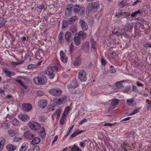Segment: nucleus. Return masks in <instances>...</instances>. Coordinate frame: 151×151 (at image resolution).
I'll return each instance as SVG.
<instances>
[{
  "instance_id": "1",
  "label": "nucleus",
  "mask_w": 151,
  "mask_h": 151,
  "mask_svg": "<svg viewBox=\"0 0 151 151\" xmlns=\"http://www.w3.org/2000/svg\"><path fill=\"white\" fill-rule=\"evenodd\" d=\"M6 118V121L8 122L9 121V119L13 126L18 127L20 125L19 121L16 119H14V116L13 115L8 114Z\"/></svg>"
},
{
  "instance_id": "2",
  "label": "nucleus",
  "mask_w": 151,
  "mask_h": 151,
  "mask_svg": "<svg viewBox=\"0 0 151 151\" xmlns=\"http://www.w3.org/2000/svg\"><path fill=\"white\" fill-rule=\"evenodd\" d=\"M67 101L66 97L65 96H63L60 99H54L53 102L54 105L56 106L63 104L65 103Z\"/></svg>"
},
{
  "instance_id": "3",
  "label": "nucleus",
  "mask_w": 151,
  "mask_h": 151,
  "mask_svg": "<svg viewBox=\"0 0 151 151\" xmlns=\"http://www.w3.org/2000/svg\"><path fill=\"white\" fill-rule=\"evenodd\" d=\"M29 126L31 129L34 131L38 130L41 127V125L39 123L34 122H29Z\"/></svg>"
},
{
  "instance_id": "4",
  "label": "nucleus",
  "mask_w": 151,
  "mask_h": 151,
  "mask_svg": "<svg viewBox=\"0 0 151 151\" xmlns=\"http://www.w3.org/2000/svg\"><path fill=\"white\" fill-rule=\"evenodd\" d=\"M99 6V5L97 3H90L87 6V12L90 13L93 10L96 9Z\"/></svg>"
},
{
  "instance_id": "5",
  "label": "nucleus",
  "mask_w": 151,
  "mask_h": 151,
  "mask_svg": "<svg viewBox=\"0 0 151 151\" xmlns=\"http://www.w3.org/2000/svg\"><path fill=\"white\" fill-rule=\"evenodd\" d=\"M34 83L35 84L40 85L44 84L47 82L46 79L45 78H43L39 77H36L33 80Z\"/></svg>"
},
{
  "instance_id": "6",
  "label": "nucleus",
  "mask_w": 151,
  "mask_h": 151,
  "mask_svg": "<svg viewBox=\"0 0 151 151\" xmlns=\"http://www.w3.org/2000/svg\"><path fill=\"white\" fill-rule=\"evenodd\" d=\"M133 28V25L132 23L127 24L124 27V28L122 31V35H124L126 32H131Z\"/></svg>"
},
{
  "instance_id": "7",
  "label": "nucleus",
  "mask_w": 151,
  "mask_h": 151,
  "mask_svg": "<svg viewBox=\"0 0 151 151\" xmlns=\"http://www.w3.org/2000/svg\"><path fill=\"white\" fill-rule=\"evenodd\" d=\"M78 78L82 82H84L87 80V77L86 72L83 70H81L78 73Z\"/></svg>"
},
{
  "instance_id": "8",
  "label": "nucleus",
  "mask_w": 151,
  "mask_h": 151,
  "mask_svg": "<svg viewBox=\"0 0 151 151\" xmlns=\"http://www.w3.org/2000/svg\"><path fill=\"white\" fill-rule=\"evenodd\" d=\"M49 92L53 95L59 96L61 94L62 91L60 88L52 89L49 91Z\"/></svg>"
},
{
  "instance_id": "9",
  "label": "nucleus",
  "mask_w": 151,
  "mask_h": 151,
  "mask_svg": "<svg viewBox=\"0 0 151 151\" xmlns=\"http://www.w3.org/2000/svg\"><path fill=\"white\" fill-rule=\"evenodd\" d=\"M78 86V84L76 80L74 79L70 82L68 86V88L69 91H70L71 89H74Z\"/></svg>"
},
{
  "instance_id": "10",
  "label": "nucleus",
  "mask_w": 151,
  "mask_h": 151,
  "mask_svg": "<svg viewBox=\"0 0 151 151\" xmlns=\"http://www.w3.org/2000/svg\"><path fill=\"white\" fill-rule=\"evenodd\" d=\"M62 111V110L60 108H59L56 110L52 116V119L54 120L55 118H56L58 120L60 116Z\"/></svg>"
},
{
  "instance_id": "11",
  "label": "nucleus",
  "mask_w": 151,
  "mask_h": 151,
  "mask_svg": "<svg viewBox=\"0 0 151 151\" xmlns=\"http://www.w3.org/2000/svg\"><path fill=\"white\" fill-rule=\"evenodd\" d=\"M46 73L49 77L50 79H53L54 77V75L53 73V70L51 67L48 68L46 71Z\"/></svg>"
},
{
  "instance_id": "12",
  "label": "nucleus",
  "mask_w": 151,
  "mask_h": 151,
  "mask_svg": "<svg viewBox=\"0 0 151 151\" xmlns=\"http://www.w3.org/2000/svg\"><path fill=\"white\" fill-rule=\"evenodd\" d=\"M72 8L73 5L72 4H70L67 5L65 11V14L66 16L68 17L71 14Z\"/></svg>"
},
{
  "instance_id": "13",
  "label": "nucleus",
  "mask_w": 151,
  "mask_h": 151,
  "mask_svg": "<svg viewBox=\"0 0 151 151\" xmlns=\"http://www.w3.org/2000/svg\"><path fill=\"white\" fill-rule=\"evenodd\" d=\"M19 118L24 122H26L29 120V117L26 114H20L18 115Z\"/></svg>"
},
{
  "instance_id": "14",
  "label": "nucleus",
  "mask_w": 151,
  "mask_h": 151,
  "mask_svg": "<svg viewBox=\"0 0 151 151\" xmlns=\"http://www.w3.org/2000/svg\"><path fill=\"white\" fill-rule=\"evenodd\" d=\"M79 23L82 29L84 31H86L88 29L87 24L83 20L80 19L79 21Z\"/></svg>"
},
{
  "instance_id": "15",
  "label": "nucleus",
  "mask_w": 151,
  "mask_h": 151,
  "mask_svg": "<svg viewBox=\"0 0 151 151\" xmlns=\"http://www.w3.org/2000/svg\"><path fill=\"white\" fill-rule=\"evenodd\" d=\"M22 107L24 111H29L32 109V106L30 104L25 103L22 104Z\"/></svg>"
},
{
  "instance_id": "16",
  "label": "nucleus",
  "mask_w": 151,
  "mask_h": 151,
  "mask_svg": "<svg viewBox=\"0 0 151 151\" xmlns=\"http://www.w3.org/2000/svg\"><path fill=\"white\" fill-rule=\"evenodd\" d=\"M60 56L61 61L64 63H66L67 62L68 58L63 51H60Z\"/></svg>"
},
{
  "instance_id": "17",
  "label": "nucleus",
  "mask_w": 151,
  "mask_h": 151,
  "mask_svg": "<svg viewBox=\"0 0 151 151\" xmlns=\"http://www.w3.org/2000/svg\"><path fill=\"white\" fill-rule=\"evenodd\" d=\"M3 71L5 73L6 76L8 77H10L11 76H14L15 74V73L11 72L7 68H3Z\"/></svg>"
},
{
  "instance_id": "18",
  "label": "nucleus",
  "mask_w": 151,
  "mask_h": 151,
  "mask_svg": "<svg viewBox=\"0 0 151 151\" xmlns=\"http://www.w3.org/2000/svg\"><path fill=\"white\" fill-rule=\"evenodd\" d=\"M47 101L45 100H41L38 103L39 106L42 108H45L47 106Z\"/></svg>"
},
{
  "instance_id": "19",
  "label": "nucleus",
  "mask_w": 151,
  "mask_h": 151,
  "mask_svg": "<svg viewBox=\"0 0 151 151\" xmlns=\"http://www.w3.org/2000/svg\"><path fill=\"white\" fill-rule=\"evenodd\" d=\"M24 137L28 139H32L35 137V135L32 134V133H24Z\"/></svg>"
},
{
  "instance_id": "20",
  "label": "nucleus",
  "mask_w": 151,
  "mask_h": 151,
  "mask_svg": "<svg viewBox=\"0 0 151 151\" xmlns=\"http://www.w3.org/2000/svg\"><path fill=\"white\" fill-rule=\"evenodd\" d=\"M126 103L127 104L130 106H134L135 105V104H134V99L133 98L127 99Z\"/></svg>"
},
{
  "instance_id": "21",
  "label": "nucleus",
  "mask_w": 151,
  "mask_h": 151,
  "mask_svg": "<svg viewBox=\"0 0 151 151\" xmlns=\"http://www.w3.org/2000/svg\"><path fill=\"white\" fill-rule=\"evenodd\" d=\"M17 147L15 145L12 144H8L6 146V148L9 151H13L16 149Z\"/></svg>"
},
{
  "instance_id": "22",
  "label": "nucleus",
  "mask_w": 151,
  "mask_h": 151,
  "mask_svg": "<svg viewBox=\"0 0 151 151\" xmlns=\"http://www.w3.org/2000/svg\"><path fill=\"white\" fill-rule=\"evenodd\" d=\"M40 139L38 137H35L31 142V143L33 145L38 144L40 142Z\"/></svg>"
},
{
  "instance_id": "23",
  "label": "nucleus",
  "mask_w": 151,
  "mask_h": 151,
  "mask_svg": "<svg viewBox=\"0 0 151 151\" xmlns=\"http://www.w3.org/2000/svg\"><path fill=\"white\" fill-rule=\"evenodd\" d=\"M28 147V143L27 142L24 143L22 144L21 148L20 149V151H25L27 150Z\"/></svg>"
},
{
  "instance_id": "24",
  "label": "nucleus",
  "mask_w": 151,
  "mask_h": 151,
  "mask_svg": "<svg viewBox=\"0 0 151 151\" xmlns=\"http://www.w3.org/2000/svg\"><path fill=\"white\" fill-rule=\"evenodd\" d=\"M5 142V140L3 137H0V151L3 149Z\"/></svg>"
},
{
  "instance_id": "25",
  "label": "nucleus",
  "mask_w": 151,
  "mask_h": 151,
  "mask_svg": "<svg viewBox=\"0 0 151 151\" xmlns=\"http://www.w3.org/2000/svg\"><path fill=\"white\" fill-rule=\"evenodd\" d=\"M89 44L88 42H86L83 46V48L84 51L86 52H88L89 50Z\"/></svg>"
},
{
  "instance_id": "26",
  "label": "nucleus",
  "mask_w": 151,
  "mask_h": 151,
  "mask_svg": "<svg viewBox=\"0 0 151 151\" xmlns=\"http://www.w3.org/2000/svg\"><path fill=\"white\" fill-rule=\"evenodd\" d=\"M91 44L92 49L94 51L96 50V42L92 39H91Z\"/></svg>"
},
{
  "instance_id": "27",
  "label": "nucleus",
  "mask_w": 151,
  "mask_h": 151,
  "mask_svg": "<svg viewBox=\"0 0 151 151\" xmlns=\"http://www.w3.org/2000/svg\"><path fill=\"white\" fill-rule=\"evenodd\" d=\"M124 82V81H122L116 83L115 84V85L116 86V87L115 88V89H119L122 88L123 86L122 84V83Z\"/></svg>"
},
{
  "instance_id": "28",
  "label": "nucleus",
  "mask_w": 151,
  "mask_h": 151,
  "mask_svg": "<svg viewBox=\"0 0 151 151\" xmlns=\"http://www.w3.org/2000/svg\"><path fill=\"white\" fill-rule=\"evenodd\" d=\"M80 37H79L76 34L74 38L75 43L76 45H78L80 44Z\"/></svg>"
},
{
  "instance_id": "29",
  "label": "nucleus",
  "mask_w": 151,
  "mask_h": 151,
  "mask_svg": "<svg viewBox=\"0 0 151 151\" xmlns=\"http://www.w3.org/2000/svg\"><path fill=\"white\" fill-rule=\"evenodd\" d=\"M119 103L118 100L116 99L113 100L111 103V106L113 107V108H115V106L117 105Z\"/></svg>"
},
{
  "instance_id": "30",
  "label": "nucleus",
  "mask_w": 151,
  "mask_h": 151,
  "mask_svg": "<svg viewBox=\"0 0 151 151\" xmlns=\"http://www.w3.org/2000/svg\"><path fill=\"white\" fill-rule=\"evenodd\" d=\"M65 37L67 41H70V38L71 37L70 33L69 32H67L66 33Z\"/></svg>"
},
{
  "instance_id": "31",
  "label": "nucleus",
  "mask_w": 151,
  "mask_h": 151,
  "mask_svg": "<svg viewBox=\"0 0 151 151\" xmlns=\"http://www.w3.org/2000/svg\"><path fill=\"white\" fill-rule=\"evenodd\" d=\"M81 63V58L78 57L74 62V64L75 66H79Z\"/></svg>"
},
{
  "instance_id": "32",
  "label": "nucleus",
  "mask_w": 151,
  "mask_h": 151,
  "mask_svg": "<svg viewBox=\"0 0 151 151\" xmlns=\"http://www.w3.org/2000/svg\"><path fill=\"white\" fill-rule=\"evenodd\" d=\"M85 9L84 7H81L79 8L78 14L83 15L85 13Z\"/></svg>"
},
{
  "instance_id": "33",
  "label": "nucleus",
  "mask_w": 151,
  "mask_h": 151,
  "mask_svg": "<svg viewBox=\"0 0 151 151\" xmlns=\"http://www.w3.org/2000/svg\"><path fill=\"white\" fill-rule=\"evenodd\" d=\"M56 64L57 65L53 66V68L57 71H58L60 70V65L59 64V62L57 60L56 61Z\"/></svg>"
},
{
  "instance_id": "34",
  "label": "nucleus",
  "mask_w": 151,
  "mask_h": 151,
  "mask_svg": "<svg viewBox=\"0 0 151 151\" xmlns=\"http://www.w3.org/2000/svg\"><path fill=\"white\" fill-rule=\"evenodd\" d=\"M77 35L80 38H85L86 36V34L82 31L80 32Z\"/></svg>"
},
{
  "instance_id": "35",
  "label": "nucleus",
  "mask_w": 151,
  "mask_h": 151,
  "mask_svg": "<svg viewBox=\"0 0 151 151\" xmlns=\"http://www.w3.org/2000/svg\"><path fill=\"white\" fill-rule=\"evenodd\" d=\"M127 4L125 1H123L119 2V6L121 8H123Z\"/></svg>"
},
{
  "instance_id": "36",
  "label": "nucleus",
  "mask_w": 151,
  "mask_h": 151,
  "mask_svg": "<svg viewBox=\"0 0 151 151\" xmlns=\"http://www.w3.org/2000/svg\"><path fill=\"white\" fill-rule=\"evenodd\" d=\"M67 116L63 115L60 120V123L61 125L64 124Z\"/></svg>"
},
{
  "instance_id": "37",
  "label": "nucleus",
  "mask_w": 151,
  "mask_h": 151,
  "mask_svg": "<svg viewBox=\"0 0 151 151\" xmlns=\"http://www.w3.org/2000/svg\"><path fill=\"white\" fill-rule=\"evenodd\" d=\"M80 7L78 5H76L74 7V12L76 14H78Z\"/></svg>"
},
{
  "instance_id": "38",
  "label": "nucleus",
  "mask_w": 151,
  "mask_h": 151,
  "mask_svg": "<svg viewBox=\"0 0 151 151\" xmlns=\"http://www.w3.org/2000/svg\"><path fill=\"white\" fill-rule=\"evenodd\" d=\"M24 81V79L22 77H19L17 79V81L23 86L24 85L23 82Z\"/></svg>"
},
{
  "instance_id": "39",
  "label": "nucleus",
  "mask_w": 151,
  "mask_h": 151,
  "mask_svg": "<svg viewBox=\"0 0 151 151\" xmlns=\"http://www.w3.org/2000/svg\"><path fill=\"white\" fill-rule=\"evenodd\" d=\"M70 110V108L69 106L67 107L65 109L63 115L67 116L68 114V112Z\"/></svg>"
},
{
  "instance_id": "40",
  "label": "nucleus",
  "mask_w": 151,
  "mask_h": 151,
  "mask_svg": "<svg viewBox=\"0 0 151 151\" xmlns=\"http://www.w3.org/2000/svg\"><path fill=\"white\" fill-rule=\"evenodd\" d=\"M77 17L76 16L72 17L69 20V24H70L74 22L77 19Z\"/></svg>"
},
{
  "instance_id": "41",
  "label": "nucleus",
  "mask_w": 151,
  "mask_h": 151,
  "mask_svg": "<svg viewBox=\"0 0 151 151\" xmlns=\"http://www.w3.org/2000/svg\"><path fill=\"white\" fill-rule=\"evenodd\" d=\"M58 39L59 42L61 43L63 41V33L60 32L58 36Z\"/></svg>"
},
{
  "instance_id": "42",
  "label": "nucleus",
  "mask_w": 151,
  "mask_h": 151,
  "mask_svg": "<svg viewBox=\"0 0 151 151\" xmlns=\"http://www.w3.org/2000/svg\"><path fill=\"white\" fill-rule=\"evenodd\" d=\"M69 24V22H68L66 20H64L63 21L62 27L63 28H65L67 27L69 24Z\"/></svg>"
},
{
  "instance_id": "43",
  "label": "nucleus",
  "mask_w": 151,
  "mask_h": 151,
  "mask_svg": "<svg viewBox=\"0 0 151 151\" xmlns=\"http://www.w3.org/2000/svg\"><path fill=\"white\" fill-rule=\"evenodd\" d=\"M140 108H138L134 109L132 112L130 113L128 115H132L134 114L138 113L140 110Z\"/></svg>"
},
{
  "instance_id": "44",
  "label": "nucleus",
  "mask_w": 151,
  "mask_h": 151,
  "mask_svg": "<svg viewBox=\"0 0 151 151\" xmlns=\"http://www.w3.org/2000/svg\"><path fill=\"white\" fill-rule=\"evenodd\" d=\"M70 30L73 33H76L77 31L76 26L75 25H72L70 27Z\"/></svg>"
},
{
  "instance_id": "45",
  "label": "nucleus",
  "mask_w": 151,
  "mask_h": 151,
  "mask_svg": "<svg viewBox=\"0 0 151 151\" xmlns=\"http://www.w3.org/2000/svg\"><path fill=\"white\" fill-rule=\"evenodd\" d=\"M6 21L4 19H2L0 21V28L3 27L6 24Z\"/></svg>"
},
{
  "instance_id": "46",
  "label": "nucleus",
  "mask_w": 151,
  "mask_h": 151,
  "mask_svg": "<svg viewBox=\"0 0 151 151\" xmlns=\"http://www.w3.org/2000/svg\"><path fill=\"white\" fill-rule=\"evenodd\" d=\"M22 62H21L19 63H17L15 62H12L11 63V64L13 66L15 67L16 66L18 65L21 64H22Z\"/></svg>"
},
{
  "instance_id": "47",
  "label": "nucleus",
  "mask_w": 151,
  "mask_h": 151,
  "mask_svg": "<svg viewBox=\"0 0 151 151\" xmlns=\"http://www.w3.org/2000/svg\"><path fill=\"white\" fill-rule=\"evenodd\" d=\"M8 124L7 123H4L2 124V128L4 129H7L8 128Z\"/></svg>"
},
{
  "instance_id": "48",
  "label": "nucleus",
  "mask_w": 151,
  "mask_h": 151,
  "mask_svg": "<svg viewBox=\"0 0 151 151\" xmlns=\"http://www.w3.org/2000/svg\"><path fill=\"white\" fill-rule=\"evenodd\" d=\"M39 147L38 146H36L34 147L33 149H29L28 151H39Z\"/></svg>"
},
{
  "instance_id": "49",
  "label": "nucleus",
  "mask_w": 151,
  "mask_h": 151,
  "mask_svg": "<svg viewBox=\"0 0 151 151\" xmlns=\"http://www.w3.org/2000/svg\"><path fill=\"white\" fill-rule=\"evenodd\" d=\"M140 13V11L139 10L137 11L132 13L131 15V16L132 17H134L136 16L138 14H139Z\"/></svg>"
},
{
  "instance_id": "50",
  "label": "nucleus",
  "mask_w": 151,
  "mask_h": 151,
  "mask_svg": "<svg viewBox=\"0 0 151 151\" xmlns=\"http://www.w3.org/2000/svg\"><path fill=\"white\" fill-rule=\"evenodd\" d=\"M13 140L14 141L18 142L20 140L21 138L20 137H19L18 136H15L13 138Z\"/></svg>"
},
{
  "instance_id": "51",
  "label": "nucleus",
  "mask_w": 151,
  "mask_h": 151,
  "mask_svg": "<svg viewBox=\"0 0 151 151\" xmlns=\"http://www.w3.org/2000/svg\"><path fill=\"white\" fill-rule=\"evenodd\" d=\"M46 118L45 116H41L39 117V121L40 122H44L45 121Z\"/></svg>"
},
{
  "instance_id": "52",
  "label": "nucleus",
  "mask_w": 151,
  "mask_h": 151,
  "mask_svg": "<svg viewBox=\"0 0 151 151\" xmlns=\"http://www.w3.org/2000/svg\"><path fill=\"white\" fill-rule=\"evenodd\" d=\"M122 16L124 17H129L130 16V14L128 12H122Z\"/></svg>"
},
{
  "instance_id": "53",
  "label": "nucleus",
  "mask_w": 151,
  "mask_h": 151,
  "mask_svg": "<svg viewBox=\"0 0 151 151\" xmlns=\"http://www.w3.org/2000/svg\"><path fill=\"white\" fill-rule=\"evenodd\" d=\"M130 87L127 86L123 90V91L124 93H127L130 90Z\"/></svg>"
},
{
  "instance_id": "54",
  "label": "nucleus",
  "mask_w": 151,
  "mask_h": 151,
  "mask_svg": "<svg viewBox=\"0 0 151 151\" xmlns=\"http://www.w3.org/2000/svg\"><path fill=\"white\" fill-rule=\"evenodd\" d=\"M80 148L77 146L74 145L72 148V150L75 151H78Z\"/></svg>"
},
{
  "instance_id": "55",
  "label": "nucleus",
  "mask_w": 151,
  "mask_h": 151,
  "mask_svg": "<svg viewBox=\"0 0 151 151\" xmlns=\"http://www.w3.org/2000/svg\"><path fill=\"white\" fill-rule=\"evenodd\" d=\"M87 121V120L86 118H84L79 123V124L80 125H81L83 123L86 122Z\"/></svg>"
},
{
  "instance_id": "56",
  "label": "nucleus",
  "mask_w": 151,
  "mask_h": 151,
  "mask_svg": "<svg viewBox=\"0 0 151 151\" xmlns=\"http://www.w3.org/2000/svg\"><path fill=\"white\" fill-rule=\"evenodd\" d=\"M37 94L38 96H41L43 94V92L41 91H37Z\"/></svg>"
},
{
  "instance_id": "57",
  "label": "nucleus",
  "mask_w": 151,
  "mask_h": 151,
  "mask_svg": "<svg viewBox=\"0 0 151 151\" xmlns=\"http://www.w3.org/2000/svg\"><path fill=\"white\" fill-rule=\"evenodd\" d=\"M74 45L72 43L70 46V51L72 52L73 51Z\"/></svg>"
},
{
  "instance_id": "58",
  "label": "nucleus",
  "mask_w": 151,
  "mask_h": 151,
  "mask_svg": "<svg viewBox=\"0 0 151 151\" xmlns=\"http://www.w3.org/2000/svg\"><path fill=\"white\" fill-rule=\"evenodd\" d=\"M114 125L113 124H112V123H105L104 124V126H109L111 127V126H112Z\"/></svg>"
},
{
  "instance_id": "59",
  "label": "nucleus",
  "mask_w": 151,
  "mask_h": 151,
  "mask_svg": "<svg viewBox=\"0 0 151 151\" xmlns=\"http://www.w3.org/2000/svg\"><path fill=\"white\" fill-rule=\"evenodd\" d=\"M35 67V65L33 64L29 65L28 67V68L29 69H32Z\"/></svg>"
},
{
  "instance_id": "60",
  "label": "nucleus",
  "mask_w": 151,
  "mask_h": 151,
  "mask_svg": "<svg viewBox=\"0 0 151 151\" xmlns=\"http://www.w3.org/2000/svg\"><path fill=\"white\" fill-rule=\"evenodd\" d=\"M81 133H73L71 136V137H75L76 136L80 134Z\"/></svg>"
},
{
  "instance_id": "61",
  "label": "nucleus",
  "mask_w": 151,
  "mask_h": 151,
  "mask_svg": "<svg viewBox=\"0 0 151 151\" xmlns=\"http://www.w3.org/2000/svg\"><path fill=\"white\" fill-rule=\"evenodd\" d=\"M58 138V136L57 135H56L54 137V138L52 142V144H53L57 141Z\"/></svg>"
},
{
  "instance_id": "62",
  "label": "nucleus",
  "mask_w": 151,
  "mask_h": 151,
  "mask_svg": "<svg viewBox=\"0 0 151 151\" xmlns=\"http://www.w3.org/2000/svg\"><path fill=\"white\" fill-rule=\"evenodd\" d=\"M85 145V143L83 142H81L80 143V145L81 147H84Z\"/></svg>"
},
{
  "instance_id": "63",
  "label": "nucleus",
  "mask_w": 151,
  "mask_h": 151,
  "mask_svg": "<svg viewBox=\"0 0 151 151\" xmlns=\"http://www.w3.org/2000/svg\"><path fill=\"white\" fill-rule=\"evenodd\" d=\"M102 64L103 65H105L106 63V62L104 59L103 58L101 59Z\"/></svg>"
},
{
  "instance_id": "64",
  "label": "nucleus",
  "mask_w": 151,
  "mask_h": 151,
  "mask_svg": "<svg viewBox=\"0 0 151 151\" xmlns=\"http://www.w3.org/2000/svg\"><path fill=\"white\" fill-rule=\"evenodd\" d=\"M137 85L138 86L142 87L144 86V84L140 83L139 81L137 82Z\"/></svg>"
}]
</instances>
